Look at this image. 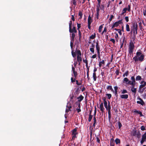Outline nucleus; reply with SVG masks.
I'll list each match as a JSON object with an SVG mask.
<instances>
[{"label": "nucleus", "instance_id": "obj_1", "mask_svg": "<svg viewBox=\"0 0 146 146\" xmlns=\"http://www.w3.org/2000/svg\"><path fill=\"white\" fill-rule=\"evenodd\" d=\"M134 47L135 46L133 42L131 40L128 47L129 53L130 54L133 53V50Z\"/></svg>", "mask_w": 146, "mask_h": 146}, {"label": "nucleus", "instance_id": "obj_2", "mask_svg": "<svg viewBox=\"0 0 146 146\" xmlns=\"http://www.w3.org/2000/svg\"><path fill=\"white\" fill-rule=\"evenodd\" d=\"M131 80L132 81L129 80L126 77L123 80V82L124 83H131L132 84L133 83H136L135 77L134 76H132L131 77Z\"/></svg>", "mask_w": 146, "mask_h": 146}, {"label": "nucleus", "instance_id": "obj_3", "mask_svg": "<svg viewBox=\"0 0 146 146\" xmlns=\"http://www.w3.org/2000/svg\"><path fill=\"white\" fill-rule=\"evenodd\" d=\"M144 55L143 54H141L140 57H137V56H135L133 58V59L134 60L135 62L139 60L141 62L143 61L144 58Z\"/></svg>", "mask_w": 146, "mask_h": 146}, {"label": "nucleus", "instance_id": "obj_4", "mask_svg": "<svg viewBox=\"0 0 146 146\" xmlns=\"http://www.w3.org/2000/svg\"><path fill=\"white\" fill-rule=\"evenodd\" d=\"M132 135L133 136L136 137L138 139L141 137V133L140 131H137L136 130H133V132Z\"/></svg>", "mask_w": 146, "mask_h": 146}, {"label": "nucleus", "instance_id": "obj_5", "mask_svg": "<svg viewBox=\"0 0 146 146\" xmlns=\"http://www.w3.org/2000/svg\"><path fill=\"white\" fill-rule=\"evenodd\" d=\"M133 35L135 36V31H137L138 30V25L137 23L135 24L134 23H133Z\"/></svg>", "mask_w": 146, "mask_h": 146}, {"label": "nucleus", "instance_id": "obj_6", "mask_svg": "<svg viewBox=\"0 0 146 146\" xmlns=\"http://www.w3.org/2000/svg\"><path fill=\"white\" fill-rule=\"evenodd\" d=\"M146 141V132L142 135L141 140L140 143L141 145L143 144V143Z\"/></svg>", "mask_w": 146, "mask_h": 146}, {"label": "nucleus", "instance_id": "obj_7", "mask_svg": "<svg viewBox=\"0 0 146 146\" xmlns=\"http://www.w3.org/2000/svg\"><path fill=\"white\" fill-rule=\"evenodd\" d=\"M107 110H108V118L109 120H110V118H111V107L110 105H108L107 106V108H106Z\"/></svg>", "mask_w": 146, "mask_h": 146}, {"label": "nucleus", "instance_id": "obj_8", "mask_svg": "<svg viewBox=\"0 0 146 146\" xmlns=\"http://www.w3.org/2000/svg\"><path fill=\"white\" fill-rule=\"evenodd\" d=\"M66 112L68 113L69 111H71L70 109L72 108V106H71L70 104L68 103L66 106Z\"/></svg>", "mask_w": 146, "mask_h": 146}, {"label": "nucleus", "instance_id": "obj_9", "mask_svg": "<svg viewBox=\"0 0 146 146\" xmlns=\"http://www.w3.org/2000/svg\"><path fill=\"white\" fill-rule=\"evenodd\" d=\"M140 83L141 84L139 87V90H141V88L145 86L146 85V82L144 81H142Z\"/></svg>", "mask_w": 146, "mask_h": 146}, {"label": "nucleus", "instance_id": "obj_10", "mask_svg": "<svg viewBox=\"0 0 146 146\" xmlns=\"http://www.w3.org/2000/svg\"><path fill=\"white\" fill-rule=\"evenodd\" d=\"M138 100H140V101H137V104H140L142 106L145 104V103L143 100L140 97H138L137 98Z\"/></svg>", "mask_w": 146, "mask_h": 146}, {"label": "nucleus", "instance_id": "obj_11", "mask_svg": "<svg viewBox=\"0 0 146 146\" xmlns=\"http://www.w3.org/2000/svg\"><path fill=\"white\" fill-rule=\"evenodd\" d=\"M69 31L70 33H73V32L74 33H76L77 32V31L76 29V27H73L72 29V28H71V30H70V28H69Z\"/></svg>", "mask_w": 146, "mask_h": 146}, {"label": "nucleus", "instance_id": "obj_12", "mask_svg": "<svg viewBox=\"0 0 146 146\" xmlns=\"http://www.w3.org/2000/svg\"><path fill=\"white\" fill-rule=\"evenodd\" d=\"M84 97L82 95H80V96L77 98V99L78 100L76 102L80 103L84 99Z\"/></svg>", "mask_w": 146, "mask_h": 146}, {"label": "nucleus", "instance_id": "obj_13", "mask_svg": "<svg viewBox=\"0 0 146 146\" xmlns=\"http://www.w3.org/2000/svg\"><path fill=\"white\" fill-rule=\"evenodd\" d=\"M96 48L97 51V53L100 52V46L99 44V42L98 41L96 42Z\"/></svg>", "mask_w": 146, "mask_h": 146}, {"label": "nucleus", "instance_id": "obj_14", "mask_svg": "<svg viewBox=\"0 0 146 146\" xmlns=\"http://www.w3.org/2000/svg\"><path fill=\"white\" fill-rule=\"evenodd\" d=\"M100 110L101 111L102 113L104 112V108L103 106V103H101L100 105Z\"/></svg>", "mask_w": 146, "mask_h": 146}, {"label": "nucleus", "instance_id": "obj_15", "mask_svg": "<svg viewBox=\"0 0 146 146\" xmlns=\"http://www.w3.org/2000/svg\"><path fill=\"white\" fill-rule=\"evenodd\" d=\"M77 129L76 128H74L73 129L72 132V135L73 137H76V135L77 134L76 133Z\"/></svg>", "mask_w": 146, "mask_h": 146}, {"label": "nucleus", "instance_id": "obj_16", "mask_svg": "<svg viewBox=\"0 0 146 146\" xmlns=\"http://www.w3.org/2000/svg\"><path fill=\"white\" fill-rule=\"evenodd\" d=\"M120 97L122 99H127L128 97V94H122L120 95Z\"/></svg>", "mask_w": 146, "mask_h": 146}, {"label": "nucleus", "instance_id": "obj_17", "mask_svg": "<svg viewBox=\"0 0 146 146\" xmlns=\"http://www.w3.org/2000/svg\"><path fill=\"white\" fill-rule=\"evenodd\" d=\"M77 60L78 62H81L82 61V58L81 56H79V55H77Z\"/></svg>", "mask_w": 146, "mask_h": 146}, {"label": "nucleus", "instance_id": "obj_18", "mask_svg": "<svg viewBox=\"0 0 146 146\" xmlns=\"http://www.w3.org/2000/svg\"><path fill=\"white\" fill-rule=\"evenodd\" d=\"M93 120L94 121V123L93 124V126L94 127L95 126V125L97 123L96 122V117H94Z\"/></svg>", "mask_w": 146, "mask_h": 146}, {"label": "nucleus", "instance_id": "obj_19", "mask_svg": "<svg viewBox=\"0 0 146 146\" xmlns=\"http://www.w3.org/2000/svg\"><path fill=\"white\" fill-rule=\"evenodd\" d=\"M88 23H91L92 22V20L90 15H89L88 17Z\"/></svg>", "mask_w": 146, "mask_h": 146}, {"label": "nucleus", "instance_id": "obj_20", "mask_svg": "<svg viewBox=\"0 0 146 146\" xmlns=\"http://www.w3.org/2000/svg\"><path fill=\"white\" fill-rule=\"evenodd\" d=\"M127 85H131V88H135V84L136 83H133L132 84L131 83H125Z\"/></svg>", "mask_w": 146, "mask_h": 146}, {"label": "nucleus", "instance_id": "obj_21", "mask_svg": "<svg viewBox=\"0 0 146 146\" xmlns=\"http://www.w3.org/2000/svg\"><path fill=\"white\" fill-rule=\"evenodd\" d=\"M74 50H72V55L73 57L74 58H75V59H76V54L75 52H74Z\"/></svg>", "mask_w": 146, "mask_h": 146}, {"label": "nucleus", "instance_id": "obj_22", "mask_svg": "<svg viewBox=\"0 0 146 146\" xmlns=\"http://www.w3.org/2000/svg\"><path fill=\"white\" fill-rule=\"evenodd\" d=\"M93 77L94 81H96V80L97 76L96 73H93Z\"/></svg>", "mask_w": 146, "mask_h": 146}, {"label": "nucleus", "instance_id": "obj_23", "mask_svg": "<svg viewBox=\"0 0 146 146\" xmlns=\"http://www.w3.org/2000/svg\"><path fill=\"white\" fill-rule=\"evenodd\" d=\"M137 88H131V92L134 93L135 94L137 92Z\"/></svg>", "mask_w": 146, "mask_h": 146}, {"label": "nucleus", "instance_id": "obj_24", "mask_svg": "<svg viewBox=\"0 0 146 146\" xmlns=\"http://www.w3.org/2000/svg\"><path fill=\"white\" fill-rule=\"evenodd\" d=\"M78 35L79 37V40L80 42L81 38L82 37V34L80 31V30H78Z\"/></svg>", "mask_w": 146, "mask_h": 146}, {"label": "nucleus", "instance_id": "obj_25", "mask_svg": "<svg viewBox=\"0 0 146 146\" xmlns=\"http://www.w3.org/2000/svg\"><path fill=\"white\" fill-rule=\"evenodd\" d=\"M107 89L108 90H111L112 92H114L111 86H108L107 88Z\"/></svg>", "mask_w": 146, "mask_h": 146}, {"label": "nucleus", "instance_id": "obj_26", "mask_svg": "<svg viewBox=\"0 0 146 146\" xmlns=\"http://www.w3.org/2000/svg\"><path fill=\"white\" fill-rule=\"evenodd\" d=\"M129 74V72L128 70H127L125 72L124 74H123V76L124 77L125 76H127Z\"/></svg>", "mask_w": 146, "mask_h": 146}, {"label": "nucleus", "instance_id": "obj_27", "mask_svg": "<svg viewBox=\"0 0 146 146\" xmlns=\"http://www.w3.org/2000/svg\"><path fill=\"white\" fill-rule=\"evenodd\" d=\"M141 79V77L140 76L138 75L136 76L135 80L136 81L140 80Z\"/></svg>", "mask_w": 146, "mask_h": 146}, {"label": "nucleus", "instance_id": "obj_28", "mask_svg": "<svg viewBox=\"0 0 146 146\" xmlns=\"http://www.w3.org/2000/svg\"><path fill=\"white\" fill-rule=\"evenodd\" d=\"M115 142L116 144H118L120 143V141L119 139L117 138L115 140Z\"/></svg>", "mask_w": 146, "mask_h": 146}, {"label": "nucleus", "instance_id": "obj_29", "mask_svg": "<svg viewBox=\"0 0 146 146\" xmlns=\"http://www.w3.org/2000/svg\"><path fill=\"white\" fill-rule=\"evenodd\" d=\"M140 52H137L136 53V56H137V57H139L142 54L141 51L140 50Z\"/></svg>", "mask_w": 146, "mask_h": 146}, {"label": "nucleus", "instance_id": "obj_30", "mask_svg": "<svg viewBox=\"0 0 146 146\" xmlns=\"http://www.w3.org/2000/svg\"><path fill=\"white\" fill-rule=\"evenodd\" d=\"M78 15L80 16L79 19H82V17L83 14L82 12L81 11H79Z\"/></svg>", "mask_w": 146, "mask_h": 146}, {"label": "nucleus", "instance_id": "obj_31", "mask_svg": "<svg viewBox=\"0 0 146 146\" xmlns=\"http://www.w3.org/2000/svg\"><path fill=\"white\" fill-rule=\"evenodd\" d=\"M114 30L117 31L119 34L120 35H122V33L121 32V30L120 29H117L116 28H115L114 29Z\"/></svg>", "mask_w": 146, "mask_h": 146}, {"label": "nucleus", "instance_id": "obj_32", "mask_svg": "<svg viewBox=\"0 0 146 146\" xmlns=\"http://www.w3.org/2000/svg\"><path fill=\"white\" fill-rule=\"evenodd\" d=\"M126 29L127 31L129 32L130 31L129 25L127 24L126 25Z\"/></svg>", "mask_w": 146, "mask_h": 146}, {"label": "nucleus", "instance_id": "obj_33", "mask_svg": "<svg viewBox=\"0 0 146 146\" xmlns=\"http://www.w3.org/2000/svg\"><path fill=\"white\" fill-rule=\"evenodd\" d=\"M96 34L95 33H94V35H92L90 36V39H94L96 37Z\"/></svg>", "mask_w": 146, "mask_h": 146}, {"label": "nucleus", "instance_id": "obj_34", "mask_svg": "<svg viewBox=\"0 0 146 146\" xmlns=\"http://www.w3.org/2000/svg\"><path fill=\"white\" fill-rule=\"evenodd\" d=\"M73 74L74 75V76L75 78H76L78 75V73L77 72L75 71H74L73 72Z\"/></svg>", "mask_w": 146, "mask_h": 146}, {"label": "nucleus", "instance_id": "obj_35", "mask_svg": "<svg viewBox=\"0 0 146 146\" xmlns=\"http://www.w3.org/2000/svg\"><path fill=\"white\" fill-rule=\"evenodd\" d=\"M106 95L107 96L108 98L110 99L111 97V95L110 94H107Z\"/></svg>", "mask_w": 146, "mask_h": 146}, {"label": "nucleus", "instance_id": "obj_36", "mask_svg": "<svg viewBox=\"0 0 146 146\" xmlns=\"http://www.w3.org/2000/svg\"><path fill=\"white\" fill-rule=\"evenodd\" d=\"M93 116L92 115H89L88 118V121L90 122L91 121L92 119Z\"/></svg>", "mask_w": 146, "mask_h": 146}, {"label": "nucleus", "instance_id": "obj_37", "mask_svg": "<svg viewBox=\"0 0 146 146\" xmlns=\"http://www.w3.org/2000/svg\"><path fill=\"white\" fill-rule=\"evenodd\" d=\"M127 10V8H125L123 9V10L122 13L121 14V15H123L126 12Z\"/></svg>", "mask_w": 146, "mask_h": 146}, {"label": "nucleus", "instance_id": "obj_38", "mask_svg": "<svg viewBox=\"0 0 146 146\" xmlns=\"http://www.w3.org/2000/svg\"><path fill=\"white\" fill-rule=\"evenodd\" d=\"M104 25V24H103L102 25H101V26H100L99 27V29H98L99 32L100 33V32H101L102 29V28L103 27L102 25Z\"/></svg>", "mask_w": 146, "mask_h": 146}, {"label": "nucleus", "instance_id": "obj_39", "mask_svg": "<svg viewBox=\"0 0 146 146\" xmlns=\"http://www.w3.org/2000/svg\"><path fill=\"white\" fill-rule=\"evenodd\" d=\"M72 21H70L69 23V29L70 28V30H71V28L72 27Z\"/></svg>", "mask_w": 146, "mask_h": 146}, {"label": "nucleus", "instance_id": "obj_40", "mask_svg": "<svg viewBox=\"0 0 146 146\" xmlns=\"http://www.w3.org/2000/svg\"><path fill=\"white\" fill-rule=\"evenodd\" d=\"M80 90L79 89V88H77L75 91V93L76 94H78L79 93Z\"/></svg>", "mask_w": 146, "mask_h": 146}, {"label": "nucleus", "instance_id": "obj_41", "mask_svg": "<svg viewBox=\"0 0 146 146\" xmlns=\"http://www.w3.org/2000/svg\"><path fill=\"white\" fill-rule=\"evenodd\" d=\"M113 26L115 27H117L119 25L117 22H115L114 23H113Z\"/></svg>", "mask_w": 146, "mask_h": 146}, {"label": "nucleus", "instance_id": "obj_42", "mask_svg": "<svg viewBox=\"0 0 146 146\" xmlns=\"http://www.w3.org/2000/svg\"><path fill=\"white\" fill-rule=\"evenodd\" d=\"M76 105H77L78 106V108H80V103H78V102H76Z\"/></svg>", "mask_w": 146, "mask_h": 146}, {"label": "nucleus", "instance_id": "obj_43", "mask_svg": "<svg viewBox=\"0 0 146 146\" xmlns=\"http://www.w3.org/2000/svg\"><path fill=\"white\" fill-rule=\"evenodd\" d=\"M117 123L118 125L119 128V129H120L122 126L121 123L120 121L118 122Z\"/></svg>", "mask_w": 146, "mask_h": 146}, {"label": "nucleus", "instance_id": "obj_44", "mask_svg": "<svg viewBox=\"0 0 146 146\" xmlns=\"http://www.w3.org/2000/svg\"><path fill=\"white\" fill-rule=\"evenodd\" d=\"M127 93V90H124L123 89L122 91H121V94H124L125 93Z\"/></svg>", "mask_w": 146, "mask_h": 146}, {"label": "nucleus", "instance_id": "obj_45", "mask_svg": "<svg viewBox=\"0 0 146 146\" xmlns=\"http://www.w3.org/2000/svg\"><path fill=\"white\" fill-rule=\"evenodd\" d=\"M90 51L92 52L93 54L94 53V49L93 48H90Z\"/></svg>", "mask_w": 146, "mask_h": 146}, {"label": "nucleus", "instance_id": "obj_46", "mask_svg": "<svg viewBox=\"0 0 146 146\" xmlns=\"http://www.w3.org/2000/svg\"><path fill=\"white\" fill-rule=\"evenodd\" d=\"M142 131H144L145 130V128L144 126H141L140 127Z\"/></svg>", "mask_w": 146, "mask_h": 146}, {"label": "nucleus", "instance_id": "obj_47", "mask_svg": "<svg viewBox=\"0 0 146 146\" xmlns=\"http://www.w3.org/2000/svg\"><path fill=\"white\" fill-rule=\"evenodd\" d=\"M104 105L105 107L106 108H107V101H105V102H104Z\"/></svg>", "mask_w": 146, "mask_h": 146}, {"label": "nucleus", "instance_id": "obj_48", "mask_svg": "<svg viewBox=\"0 0 146 146\" xmlns=\"http://www.w3.org/2000/svg\"><path fill=\"white\" fill-rule=\"evenodd\" d=\"M99 135H98L96 137V139H97V141L98 142V143H100V139L99 138Z\"/></svg>", "mask_w": 146, "mask_h": 146}, {"label": "nucleus", "instance_id": "obj_49", "mask_svg": "<svg viewBox=\"0 0 146 146\" xmlns=\"http://www.w3.org/2000/svg\"><path fill=\"white\" fill-rule=\"evenodd\" d=\"M76 78H73L71 77V82L72 83L74 82L75 81Z\"/></svg>", "mask_w": 146, "mask_h": 146}, {"label": "nucleus", "instance_id": "obj_50", "mask_svg": "<svg viewBox=\"0 0 146 146\" xmlns=\"http://www.w3.org/2000/svg\"><path fill=\"white\" fill-rule=\"evenodd\" d=\"M77 29L79 30V29L81 27V24L79 23H77Z\"/></svg>", "mask_w": 146, "mask_h": 146}, {"label": "nucleus", "instance_id": "obj_51", "mask_svg": "<svg viewBox=\"0 0 146 146\" xmlns=\"http://www.w3.org/2000/svg\"><path fill=\"white\" fill-rule=\"evenodd\" d=\"M139 27L140 28V29L141 30H142V23L141 22H140L139 23Z\"/></svg>", "mask_w": 146, "mask_h": 146}, {"label": "nucleus", "instance_id": "obj_52", "mask_svg": "<svg viewBox=\"0 0 146 146\" xmlns=\"http://www.w3.org/2000/svg\"><path fill=\"white\" fill-rule=\"evenodd\" d=\"M77 53L78 54L77 55H79V56H81V51L80 50H78L77 51Z\"/></svg>", "mask_w": 146, "mask_h": 146}, {"label": "nucleus", "instance_id": "obj_53", "mask_svg": "<svg viewBox=\"0 0 146 146\" xmlns=\"http://www.w3.org/2000/svg\"><path fill=\"white\" fill-rule=\"evenodd\" d=\"M73 42H70V46L71 47V48L72 50L73 49Z\"/></svg>", "mask_w": 146, "mask_h": 146}, {"label": "nucleus", "instance_id": "obj_54", "mask_svg": "<svg viewBox=\"0 0 146 146\" xmlns=\"http://www.w3.org/2000/svg\"><path fill=\"white\" fill-rule=\"evenodd\" d=\"M102 7H100V9L103 10L104 9L105 7V5L104 4H102L101 5Z\"/></svg>", "mask_w": 146, "mask_h": 146}, {"label": "nucleus", "instance_id": "obj_55", "mask_svg": "<svg viewBox=\"0 0 146 146\" xmlns=\"http://www.w3.org/2000/svg\"><path fill=\"white\" fill-rule=\"evenodd\" d=\"M131 6L130 5H129L128 6V8H127V10L129 12L130 11Z\"/></svg>", "mask_w": 146, "mask_h": 146}, {"label": "nucleus", "instance_id": "obj_56", "mask_svg": "<svg viewBox=\"0 0 146 146\" xmlns=\"http://www.w3.org/2000/svg\"><path fill=\"white\" fill-rule=\"evenodd\" d=\"M98 54V60H101V58H100V52L97 53Z\"/></svg>", "mask_w": 146, "mask_h": 146}, {"label": "nucleus", "instance_id": "obj_57", "mask_svg": "<svg viewBox=\"0 0 146 146\" xmlns=\"http://www.w3.org/2000/svg\"><path fill=\"white\" fill-rule=\"evenodd\" d=\"M72 4L74 5H76V0H72Z\"/></svg>", "mask_w": 146, "mask_h": 146}, {"label": "nucleus", "instance_id": "obj_58", "mask_svg": "<svg viewBox=\"0 0 146 146\" xmlns=\"http://www.w3.org/2000/svg\"><path fill=\"white\" fill-rule=\"evenodd\" d=\"M100 9V8H97L96 9V14H99V12Z\"/></svg>", "mask_w": 146, "mask_h": 146}, {"label": "nucleus", "instance_id": "obj_59", "mask_svg": "<svg viewBox=\"0 0 146 146\" xmlns=\"http://www.w3.org/2000/svg\"><path fill=\"white\" fill-rule=\"evenodd\" d=\"M110 41L112 42L113 44L115 43V41L114 39L111 38L110 39Z\"/></svg>", "mask_w": 146, "mask_h": 146}, {"label": "nucleus", "instance_id": "obj_60", "mask_svg": "<svg viewBox=\"0 0 146 146\" xmlns=\"http://www.w3.org/2000/svg\"><path fill=\"white\" fill-rule=\"evenodd\" d=\"M101 3H98V4L96 6L97 8H100Z\"/></svg>", "mask_w": 146, "mask_h": 146}, {"label": "nucleus", "instance_id": "obj_61", "mask_svg": "<svg viewBox=\"0 0 146 146\" xmlns=\"http://www.w3.org/2000/svg\"><path fill=\"white\" fill-rule=\"evenodd\" d=\"M115 74L117 75H118L119 74V71L117 69L115 71Z\"/></svg>", "mask_w": 146, "mask_h": 146}, {"label": "nucleus", "instance_id": "obj_62", "mask_svg": "<svg viewBox=\"0 0 146 146\" xmlns=\"http://www.w3.org/2000/svg\"><path fill=\"white\" fill-rule=\"evenodd\" d=\"M76 84L78 86H80L81 85V83L80 82H78V80H76Z\"/></svg>", "mask_w": 146, "mask_h": 146}, {"label": "nucleus", "instance_id": "obj_63", "mask_svg": "<svg viewBox=\"0 0 146 146\" xmlns=\"http://www.w3.org/2000/svg\"><path fill=\"white\" fill-rule=\"evenodd\" d=\"M122 19L119 20L118 21H117V23L119 25L120 24H121L122 23Z\"/></svg>", "mask_w": 146, "mask_h": 146}, {"label": "nucleus", "instance_id": "obj_64", "mask_svg": "<svg viewBox=\"0 0 146 146\" xmlns=\"http://www.w3.org/2000/svg\"><path fill=\"white\" fill-rule=\"evenodd\" d=\"M143 13L144 15L145 16H146V9L145 10L143 9Z\"/></svg>", "mask_w": 146, "mask_h": 146}]
</instances>
